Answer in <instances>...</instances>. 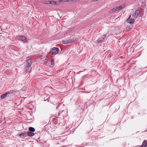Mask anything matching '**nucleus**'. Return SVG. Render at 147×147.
<instances>
[{
  "label": "nucleus",
  "mask_w": 147,
  "mask_h": 147,
  "mask_svg": "<svg viewBox=\"0 0 147 147\" xmlns=\"http://www.w3.org/2000/svg\"><path fill=\"white\" fill-rule=\"evenodd\" d=\"M131 17V15H130L129 16V18H128V19H130V18Z\"/></svg>",
  "instance_id": "nucleus-20"
},
{
  "label": "nucleus",
  "mask_w": 147,
  "mask_h": 147,
  "mask_svg": "<svg viewBox=\"0 0 147 147\" xmlns=\"http://www.w3.org/2000/svg\"><path fill=\"white\" fill-rule=\"evenodd\" d=\"M59 51V48L56 47H53L50 51V52L52 55L57 54Z\"/></svg>",
  "instance_id": "nucleus-2"
},
{
  "label": "nucleus",
  "mask_w": 147,
  "mask_h": 147,
  "mask_svg": "<svg viewBox=\"0 0 147 147\" xmlns=\"http://www.w3.org/2000/svg\"><path fill=\"white\" fill-rule=\"evenodd\" d=\"M27 135L31 137L33 136L34 135V134L32 132L30 131L28 132Z\"/></svg>",
  "instance_id": "nucleus-12"
},
{
  "label": "nucleus",
  "mask_w": 147,
  "mask_h": 147,
  "mask_svg": "<svg viewBox=\"0 0 147 147\" xmlns=\"http://www.w3.org/2000/svg\"><path fill=\"white\" fill-rule=\"evenodd\" d=\"M48 62V61H44V63L45 64H46L47 65V63Z\"/></svg>",
  "instance_id": "nucleus-19"
},
{
  "label": "nucleus",
  "mask_w": 147,
  "mask_h": 147,
  "mask_svg": "<svg viewBox=\"0 0 147 147\" xmlns=\"http://www.w3.org/2000/svg\"><path fill=\"white\" fill-rule=\"evenodd\" d=\"M127 22L131 24H133L134 23L135 20L134 19H128L127 20Z\"/></svg>",
  "instance_id": "nucleus-9"
},
{
  "label": "nucleus",
  "mask_w": 147,
  "mask_h": 147,
  "mask_svg": "<svg viewBox=\"0 0 147 147\" xmlns=\"http://www.w3.org/2000/svg\"><path fill=\"white\" fill-rule=\"evenodd\" d=\"M65 2H71L72 1V0H65Z\"/></svg>",
  "instance_id": "nucleus-17"
},
{
  "label": "nucleus",
  "mask_w": 147,
  "mask_h": 147,
  "mask_svg": "<svg viewBox=\"0 0 147 147\" xmlns=\"http://www.w3.org/2000/svg\"><path fill=\"white\" fill-rule=\"evenodd\" d=\"M27 135V134L25 133H22L20 134L19 135L20 136V137H23V136H26Z\"/></svg>",
  "instance_id": "nucleus-14"
},
{
  "label": "nucleus",
  "mask_w": 147,
  "mask_h": 147,
  "mask_svg": "<svg viewBox=\"0 0 147 147\" xmlns=\"http://www.w3.org/2000/svg\"><path fill=\"white\" fill-rule=\"evenodd\" d=\"M9 93H10V92H7L4 93V94H2L1 96V98L2 99H4L6 96Z\"/></svg>",
  "instance_id": "nucleus-8"
},
{
  "label": "nucleus",
  "mask_w": 147,
  "mask_h": 147,
  "mask_svg": "<svg viewBox=\"0 0 147 147\" xmlns=\"http://www.w3.org/2000/svg\"><path fill=\"white\" fill-rule=\"evenodd\" d=\"M59 107V106H57V107H56V109H57V108H58Z\"/></svg>",
  "instance_id": "nucleus-21"
},
{
  "label": "nucleus",
  "mask_w": 147,
  "mask_h": 147,
  "mask_svg": "<svg viewBox=\"0 0 147 147\" xmlns=\"http://www.w3.org/2000/svg\"><path fill=\"white\" fill-rule=\"evenodd\" d=\"M50 1H45L43 3L45 4H49Z\"/></svg>",
  "instance_id": "nucleus-16"
},
{
  "label": "nucleus",
  "mask_w": 147,
  "mask_h": 147,
  "mask_svg": "<svg viewBox=\"0 0 147 147\" xmlns=\"http://www.w3.org/2000/svg\"><path fill=\"white\" fill-rule=\"evenodd\" d=\"M20 39L25 42H27L28 41V38L23 36H20Z\"/></svg>",
  "instance_id": "nucleus-7"
},
{
  "label": "nucleus",
  "mask_w": 147,
  "mask_h": 147,
  "mask_svg": "<svg viewBox=\"0 0 147 147\" xmlns=\"http://www.w3.org/2000/svg\"><path fill=\"white\" fill-rule=\"evenodd\" d=\"M32 60L31 59H29L27 62V65L25 68V70L28 73H30L31 71V66L32 64Z\"/></svg>",
  "instance_id": "nucleus-1"
},
{
  "label": "nucleus",
  "mask_w": 147,
  "mask_h": 147,
  "mask_svg": "<svg viewBox=\"0 0 147 147\" xmlns=\"http://www.w3.org/2000/svg\"><path fill=\"white\" fill-rule=\"evenodd\" d=\"M140 12V10L138 9H137L135 11V12L132 14V16L135 18H137Z\"/></svg>",
  "instance_id": "nucleus-4"
},
{
  "label": "nucleus",
  "mask_w": 147,
  "mask_h": 147,
  "mask_svg": "<svg viewBox=\"0 0 147 147\" xmlns=\"http://www.w3.org/2000/svg\"><path fill=\"white\" fill-rule=\"evenodd\" d=\"M147 145V140H145L142 142L141 147H146Z\"/></svg>",
  "instance_id": "nucleus-10"
},
{
  "label": "nucleus",
  "mask_w": 147,
  "mask_h": 147,
  "mask_svg": "<svg viewBox=\"0 0 147 147\" xmlns=\"http://www.w3.org/2000/svg\"><path fill=\"white\" fill-rule=\"evenodd\" d=\"M49 4L55 5L58 4L57 3L56 1H50Z\"/></svg>",
  "instance_id": "nucleus-11"
},
{
  "label": "nucleus",
  "mask_w": 147,
  "mask_h": 147,
  "mask_svg": "<svg viewBox=\"0 0 147 147\" xmlns=\"http://www.w3.org/2000/svg\"><path fill=\"white\" fill-rule=\"evenodd\" d=\"M107 35L104 34L103 36V38H99L97 40V42L98 43H101L102 41H103L105 38L106 37Z\"/></svg>",
  "instance_id": "nucleus-6"
},
{
  "label": "nucleus",
  "mask_w": 147,
  "mask_h": 147,
  "mask_svg": "<svg viewBox=\"0 0 147 147\" xmlns=\"http://www.w3.org/2000/svg\"><path fill=\"white\" fill-rule=\"evenodd\" d=\"M50 62L51 63V65H53V64H54V61L53 59H52L51 60Z\"/></svg>",
  "instance_id": "nucleus-15"
},
{
  "label": "nucleus",
  "mask_w": 147,
  "mask_h": 147,
  "mask_svg": "<svg viewBox=\"0 0 147 147\" xmlns=\"http://www.w3.org/2000/svg\"><path fill=\"white\" fill-rule=\"evenodd\" d=\"M122 8V7L121 6H119L117 7H115L113 9H111L109 11V12L110 13H111L112 12H115L116 11H117L121 9Z\"/></svg>",
  "instance_id": "nucleus-3"
},
{
  "label": "nucleus",
  "mask_w": 147,
  "mask_h": 147,
  "mask_svg": "<svg viewBox=\"0 0 147 147\" xmlns=\"http://www.w3.org/2000/svg\"><path fill=\"white\" fill-rule=\"evenodd\" d=\"M74 40L72 39H69L67 40H64L63 41V43L65 44H69L73 42H74Z\"/></svg>",
  "instance_id": "nucleus-5"
},
{
  "label": "nucleus",
  "mask_w": 147,
  "mask_h": 147,
  "mask_svg": "<svg viewBox=\"0 0 147 147\" xmlns=\"http://www.w3.org/2000/svg\"><path fill=\"white\" fill-rule=\"evenodd\" d=\"M65 0H59V2H65Z\"/></svg>",
  "instance_id": "nucleus-18"
},
{
  "label": "nucleus",
  "mask_w": 147,
  "mask_h": 147,
  "mask_svg": "<svg viewBox=\"0 0 147 147\" xmlns=\"http://www.w3.org/2000/svg\"><path fill=\"white\" fill-rule=\"evenodd\" d=\"M29 130L30 131L32 132H34L35 130L34 128L32 127H30L29 128Z\"/></svg>",
  "instance_id": "nucleus-13"
}]
</instances>
